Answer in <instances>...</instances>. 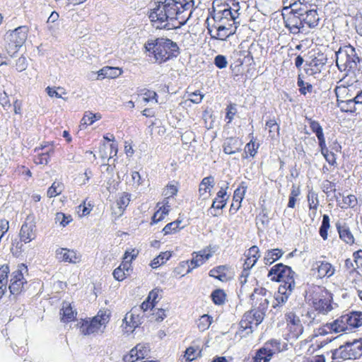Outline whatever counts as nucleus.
Masks as SVG:
<instances>
[{
	"mask_svg": "<svg viewBox=\"0 0 362 362\" xmlns=\"http://www.w3.org/2000/svg\"><path fill=\"white\" fill-rule=\"evenodd\" d=\"M151 9L149 18L152 25L156 29L171 30L180 27L170 23L177 18V16L194 4L193 0H157Z\"/></svg>",
	"mask_w": 362,
	"mask_h": 362,
	"instance_id": "nucleus-1",
	"label": "nucleus"
},
{
	"mask_svg": "<svg viewBox=\"0 0 362 362\" xmlns=\"http://www.w3.org/2000/svg\"><path fill=\"white\" fill-rule=\"evenodd\" d=\"M266 293L265 288H255L250 295V300L254 308L243 315L240 322V327L243 329H250V332H252L253 328L257 327L264 319L269 303V300L265 297Z\"/></svg>",
	"mask_w": 362,
	"mask_h": 362,
	"instance_id": "nucleus-2",
	"label": "nucleus"
},
{
	"mask_svg": "<svg viewBox=\"0 0 362 362\" xmlns=\"http://www.w3.org/2000/svg\"><path fill=\"white\" fill-rule=\"evenodd\" d=\"M144 48L149 52V57L153 56V62L159 64L176 58L180 53L177 44L166 37L148 40Z\"/></svg>",
	"mask_w": 362,
	"mask_h": 362,
	"instance_id": "nucleus-3",
	"label": "nucleus"
},
{
	"mask_svg": "<svg viewBox=\"0 0 362 362\" xmlns=\"http://www.w3.org/2000/svg\"><path fill=\"white\" fill-rule=\"evenodd\" d=\"M359 50L350 45L340 47L335 52L336 64L338 69L342 71L354 74L356 69L361 67V59L358 55Z\"/></svg>",
	"mask_w": 362,
	"mask_h": 362,
	"instance_id": "nucleus-4",
	"label": "nucleus"
},
{
	"mask_svg": "<svg viewBox=\"0 0 362 362\" xmlns=\"http://www.w3.org/2000/svg\"><path fill=\"white\" fill-rule=\"evenodd\" d=\"M332 358L335 362L360 358L362 356V338L345 342L332 351Z\"/></svg>",
	"mask_w": 362,
	"mask_h": 362,
	"instance_id": "nucleus-5",
	"label": "nucleus"
},
{
	"mask_svg": "<svg viewBox=\"0 0 362 362\" xmlns=\"http://www.w3.org/2000/svg\"><path fill=\"white\" fill-rule=\"evenodd\" d=\"M296 273L288 266L282 263L276 264L269 271L268 277L273 281H281L286 288L294 289L296 286L295 276Z\"/></svg>",
	"mask_w": 362,
	"mask_h": 362,
	"instance_id": "nucleus-6",
	"label": "nucleus"
},
{
	"mask_svg": "<svg viewBox=\"0 0 362 362\" xmlns=\"http://www.w3.org/2000/svg\"><path fill=\"white\" fill-rule=\"evenodd\" d=\"M28 28L24 25L19 26L6 33L4 35V40L7 43L6 49L10 56L16 53L18 48L24 44L28 37Z\"/></svg>",
	"mask_w": 362,
	"mask_h": 362,
	"instance_id": "nucleus-7",
	"label": "nucleus"
},
{
	"mask_svg": "<svg viewBox=\"0 0 362 362\" xmlns=\"http://www.w3.org/2000/svg\"><path fill=\"white\" fill-rule=\"evenodd\" d=\"M301 15L298 8L291 9V11L288 14L284 15L285 27L288 30L290 33L298 35L300 33L308 34L309 33V30L303 21Z\"/></svg>",
	"mask_w": 362,
	"mask_h": 362,
	"instance_id": "nucleus-8",
	"label": "nucleus"
},
{
	"mask_svg": "<svg viewBox=\"0 0 362 362\" xmlns=\"http://www.w3.org/2000/svg\"><path fill=\"white\" fill-rule=\"evenodd\" d=\"M110 313L107 310H100L90 321H83L80 325V332L84 335L98 332L101 326L109 322Z\"/></svg>",
	"mask_w": 362,
	"mask_h": 362,
	"instance_id": "nucleus-9",
	"label": "nucleus"
},
{
	"mask_svg": "<svg viewBox=\"0 0 362 362\" xmlns=\"http://www.w3.org/2000/svg\"><path fill=\"white\" fill-rule=\"evenodd\" d=\"M36 221L35 217L33 214L27 216L25 221L23 222L20 232V240L25 243H28L36 238Z\"/></svg>",
	"mask_w": 362,
	"mask_h": 362,
	"instance_id": "nucleus-10",
	"label": "nucleus"
},
{
	"mask_svg": "<svg viewBox=\"0 0 362 362\" xmlns=\"http://www.w3.org/2000/svg\"><path fill=\"white\" fill-rule=\"evenodd\" d=\"M320 295L313 300V305L319 313L326 314L332 309L331 301L332 294L325 288H319Z\"/></svg>",
	"mask_w": 362,
	"mask_h": 362,
	"instance_id": "nucleus-11",
	"label": "nucleus"
},
{
	"mask_svg": "<svg viewBox=\"0 0 362 362\" xmlns=\"http://www.w3.org/2000/svg\"><path fill=\"white\" fill-rule=\"evenodd\" d=\"M214 13L212 17L214 20V23L225 25L227 28H233L235 29V33H236L237 28L240 23L237 21L238 19H232L230 11H221L216 8H214Z\"/></svg>",
	"mask_w": 362,
	"mask_h": 362,
	"instance_id": "nucleus-12",
	"label": "nucleus"
},
{
	"mask_svg": "<svg viewBox=\"0 0 362 362\" xmlns=\"http://www.w3.org/2000/svg\"><path fill=\"white\" fill-rule=\"evenodd\" d=\"M285 318L290 337L293 339L298 338L303 332V327L300 318L293 312L286 313Z\"/></svg>",
	"mask_w": 362,
	"mask_h": 362,
	"instance_id": "nucleus-13",
	"label": "nucleus"
},
{
	"mask_svg": "<svg viewBox=\"0 0 362 362\" xmlns=\"http://www.w3.org/2000/svg\"><path fill=\"white\" fill-rule=\"evenodd\" d=\"M298 11L302 14L303 21L308 29L314 28L318 25L320 18L316 6L311 8H307L303 6V8H298Z\"/></svg>",
	"mask_w": 362,
	"mask_h": 362,
	"instance_id": "nucleus-14",
	"label": "nucleus"
},
{
	"mask_svg": "<svg viewBox=\"0 0 362 362\" xmlns=\"http://www.w3.org/2000/svg\"><path fill=\"white\" fill-rule=\"evenodd\" d=\"M312 270L319 279L329 278L335 273L334 267L327 261H317L313 264Z\"/></svg>",
	"mask_w": 362,
	"mask_h": 362,
	"instance_id": "nucleus-15",
	"label": "nucleus"
},
{
	"mask_svg": "<svg viewBox=\"0 0 362 362\" xmlns=\"http://www.w3.org/2000/svg\"><path fill=\"white\" fill-rule=\"evenodd\" d=\"M214 8L220 9L221 11H230L232 19L239 18L240 5L236 0H218L214 3Z\"/></svg>",
	"mask_w": 362,
	"mask_h": 362,
	"instance_id": "nucleus-16",
	"label": "nucleus"
},
{
	"mask_svg": "<svg viewBox=\"0 0 362 362\" xmlns=\"http://www.w3.org/2000/svg\"><path fill=\"white\" fill-rule=\"evenodd\" d=\"M345 79L346 77H344L340 81L342 83L340 86H337L334 89L337 98V103L349 99L351 94L354 93L353 82L350 83L349 81H346Z\"/></svg>",
	"mask_w": 362,
	"mask_h": 362,
	"instance_id": "nucleus-17",
	"label": "nucleus"
},
{
	"mask_svg": "<svg viewBox=\"0 0 362 362\" xmlns=\"http://www.w3.org/2000/svg\"><path fill=\"white\" fill-rule=\"evenodd\" d=\"M137 313L138 309L134 308L126 314L123 320V322L126 323V332H132L135 328L142 323V317H140Z\"/></svg>",
	"mask_w": 362,
	"mask_h": 362,
	"instance_id": "nucleus-18",
	"label": "nucleus"
},
{
	"mask_svg": "<svg viewBox=\"0 0 362 362\" xmlns=\"http://www.w3.org/2000/svg\"><path fill=\"white\" fill-rule=\"evenodd\" d=\"M56 258L61 261L71 264H76L81 261V257L74 250L67 248H59L56 250Z\"/></svg>",
	"mask_w": 362,
	"mask_h": 362,
	"instance_id": "nucleus-19",
	"label": "nucleus"
},
{
	"mask_svg": "<svg viewBox=\"0 0 362 362\" xmlns=\"http://www.w3.org/2000/svg\"><path fill=\"white\" fill-rule=\"evenodd\" d=\"M212 27H214L216 31V34H212V29L208 27V33L210 34L211 37L215 40H226L228 37L233 35L235 33V29L233 28H227L225 25H217L214 23Z\"/></svg>",
	"mask_w": 362,
	"mask_h": 362,
	"instance_id": "nucleus-20",
	"label": "nucleus"
},
{
	"mask_svg": "<svg viewBox=\"0 0 362 362\" xmlns=\"http://www.w3.org/2000/svg\"><path fill=\"white\" fill-rule=\"evenodd\" d=\"M243 142L236 137H229L225 139L223 144V152L226 154H234L241 151Z\"/></svg>",
	"mask_w": 362,
	"mask_h": 362,
	"instance_id": "nucleus-21",
	"label": "nucleus"
},
{
	"mask_svg": "<svg viewBox=\"0 0 362 362\" xmlns=\"http://www.w3.org/2000/svg\"><path fill=\"white\" fill-rule=\"evenodd\" d=\"M214 178L213 176L204 177L199 184V196L206 199L211 195L210 192L214 186Z\"/></svg>",
	"mask_w": 362,
	"mask_h": 362,
	"instance_id": "nucleus-22",
	"label": "nucleus"
},
{
	"mask_svg": "<svg viewBox=\"0 0 362 362\" xmlns=\"http://www.w3.org/2000/svg\"><path fill=\"white\" fill-rule=\"evenodd\" d=\"M336 228L341 240L349 245L354 243V237L346 223L341 224L338 222L336 223Z\"/></svg>",
	"mask_w": 362,
	"mask_h": 362,
	"instance_id": "nucleus-23",
	"label": "nucleus"
},
{
	"mask_svg": "<svg viewBox=\"0 0 362 362\" xmlns=\"http://www.w3.org/2000/svg\"><path fill=\"white\" fill-rule=\"evenodd\" d=\"M327 62V57L322 53H318L310 62L311 74L320 73Z\"/></svg>",
	"mask_w": 362,
	"mask_h": 362,
	"instance_id": "nucleus-24",
	"label": "nucleus"
},
{
	"mask_svg": "<svg viewBox=\"0 0 362 362\" xmlns=\"http://www.w3.org/2000/svg\"><path fill=\"white\" fill-rule=\"evenodd\" d=\"M293 289L286 288L285 286H280L279 287L278 293L275 294V303L273 304V308H276L281 307L285 303L289 296L291 294Z\"/></svg>",
	"mask_w": 362,
	"mask_h": 362,
	"instance_id": "nucleus-25",
	"label": "nucleus"
},
{
	"mask_svg": "<svg viewBox=\"0 0 362 362\" xmlns=\"http://www.w3.org/2000/svg\"><path fill=\"white\" fill-rule=\"evenodd\" d=\"M122 74L121 69L113 66H105L97 72V80H102L105 78H115Z\"/></svg>",
	"mask_w": 362,
	"mask_h": 362,
	"instance_id": "nucleus-26",
	"label": "nucleus"
},
{
	"mask_svg": "<svg viewBox=\"0 0 362 362\" xmlns=\"http://www.w3.org/2000/svg\"><path fill=\"white\" fill-rule=\"evenodd\" d=\"M194 254L195 256L190 261V265L189 266L187 273H189L192 269L202 265L211 257V254L209 252L206 253L205 250H201Z\"/></svg>",
	"mask_w": 362,
	"mask_h": 362,
	"instance_id": "nucleus-27",
	"label": "nucleus"
},
{
	"mask_svg": "<svg viewBox=\"0 0 362 362\" xmlns=\"http://www.w3.org/2000/svg\"><path fill=\"white\" fill-rule=\"evenodd\" d=\"M327 329L336 333L346 330L347 329V324L344 316L341 320L337 319L332 323L327 324L324 328L321 329L322 331L320 333L322 334L327 332Z\"/></svg>",
	"mask_w": 362,
	"mask_h": 362,
	"instance_id": "nucleus-28",
	"label": "nucleus"
},
{
	"mask_svg": "<svg viewBox=\"0 0 362 362\" xmlns=\"http://www.w3.org/2000/svg\"><path fill=\"white\" fill-rule=\"evenodd\" d=\"M60 314L62 315V320L63 322H71L74 320L76 312L73 310L69 303L64 302Z\"/></svg>",
	"mask_w": 362,
	"mask_h": 362,
	"instance_id": "nucleus-29",
	"label": "nucleus"
},
{
	"mask_svg": "<svg viewBox=\"0 0 362 362\" xmlns=\"http://www.w3.org/2000/svg\"><path fill=\"white\" fill-rule=\"evenodd\" d=\"M283 254L284 252L279 248L267 250L264 257V264L269 265L272 264L276 260L280 259Z\"/></svg>",
	"mask_w": 362,
	"mask_h": 362,
	"instance_id": "nucleus-30",
	"label": "nucleus"
},
{
	"mask_svg": "<svg viewBox=\"0 0 362 362\" xmlns=\"http://www.w3.org/2000/svg\"><path fill=\"white\" fill-rule=\"evenodd\" d=\"M273 355L272 354L270 349H267L264 346L259 349L256 353L255 356L253 357L254 362H269Z\"/></svg>",
	"mask_w": 362,
	"mask_h": 362,
	"instance_id": "nucleus-31",
	"label": "nucleus"
},
{
	"mask_svg": "<svg viewBox=\"0 0 362 362\" xmlns=\"http://www.w3.org/2000/svg\"><path fill=\"white\" fill-rule=\"evenodd\" d=\"M8 273L9 267L8 265H3L0 267V298L3 297L6 291Z\"/></svg>",
	"mask_w": 362,
	"mask_h": 362,
	"instance_id": "nucleus-32",
	"label": "nucleus"
},
{
	"mask_svg": "<svg viewBox=\"0 0 362 362\" xmlns=\"http://www.w3.org/2000/svg\"><path fill=\"white\" fill-rule=\"evenodd\" d=\"M344 318L347 325L353 327H358L362 325V313L354 312L350 315H345Z\"/></svg>",
	"mask_w": 362,
	"mask_h": 362,
	"instance_id": "nucleus-33",
	"label": "nucleus"
},
{
	"mask_svg": "<svg viewBox=\"0 0 362 362\" xmlns=\"http://www.w3.org/2000/svg\"><path fill=\"white\" fill-rule=\"evenodd\" d=\"M245 183L244 182H242L240 186L238 188H237L234 192L233 201L237 203V206L235 209V212H236L240 209L241 206V202L244 198V195L247 189V186L245 185Z\"/></svg>",
	"mask_w": 362,
	"mask_h": 362,
	"instance_id": "nucleus-34",
	"label": "nucleus"
},
{
	"mask_svg": "<svg viewBox=\"0 0 362 362\" xmlns=\"http://www.w3.org/2000/svg\"><path fill=\"white\" fill-rule=\"evenodd\" d=\"M228 269L226 266L221 265L218 266L216 268H214L210 270L209 276L214 277L221 281H226L228 280V276L226 273V271Z\"/></svg>",
	"mask_w": 362,
	"mask_h": 362,
	"instance_id": "nucleus-35",
	"label": "nucleus"
},
{
	"mask_svg": "<svg viewBox=\"0 0 362 362\" xmlns=\"http://www.w3.org/2000/svg\"><path fill=\"white\" fill-rule=\"evenodd\" d=\"M100 118V114H94L90 111H87L84 113V115L81 120L80 126L83 127H86L88 125L93 124L95 121L99 120Z\"/></svg>",
	"mask_w": 362,
	"mask_h": 362,
	"instance_id": "nucleus-36",
	"label": "nucleus"
},
{
	"mask_svg": "<svg viewBox=\"0 0 362 362\" xmlns=\"http://www.w3.org/2000/svg\"><path fill=\"white\" fill-rule=\"evenodd\" d=\"M337 104L341 111L344 112L354 113L359 110L358 108L355 106L356 102L353 103L350 99L337 102Z\"/></svg>",
	"mask_w": 362,
	"mask_h": 362,
	"instance_id": "nucleus-37",
	"label": "nucleus"
},
{
	"mask_svg": "<svg viewBox=\"0 0 362 362\" xmlns=\"http://www.w3.org/2000/svg\"><path fill=\"white\" fill-rule=\"evenodd\" d=\"M182 221L176 220L168 223L163 229L164 235L175 233L178 230L182 229L184 226H181Z\"/></svg>",
	"mask_w": 362,
	"mask_h": 362,
	"instance_id": "nucleus-38",
	"label": "nucleus"
},
{
	"mask_svg": "<svg viewBox=\"0 0 362 362\" xmlns=\"http://www.w3.org/2000/svg\"><path fill=\"white\" fill-rule=\"evenodd\" d=\"M171 254L170 252L166 251L161 252L158 256L154 258L151 263L152 268H157L159 266L163 264L167 260L170 259Z\"/></svg>",
	"mask_w": 362,
	"mask_h": 362,
	"instance_id": "nucleus-39",
	"label": "nucleus"
},
{
	"mask_svg": "<svg viewBox=\"0 0 362 362\" xmlns=\"http://www.w3.org/2000/svg\"><path fill=\"white\" fill-rule=\"evenodd\" d=\"M309 124L311 130L315 134L318 141L325 139L322 127L318 122L310 119Z\"/></svg>",
	"mask_w": 362,
	"mask_h": 362,
	"instance_id": "nucleus-40",
	"label": "nucleus"
},
{
	"mask_svg": "<svg viewBox=\"0 0 362 362\" xmlns=\"http://www.w3.org/2000/svg\"><path fill=\"white\" fill-rule=\"evenodd\" d=\"M329 227H330L329 217L327 214H324L322 216V224H321V226L320 227V230H319V233L324 240L327 239V236H328L327 231H328V229L329 228Z\"/></svg>",
	"mask_w": 362,
	"mask_h": 362,
	"instance_id": "nucleus-41",
	"label": "nucleus"
},
{
	"mask_svg": "<svg viewBox=\"0 0 362 362\" xmlns=\"http://www.w3.org/2000/svg\"><path fill=\"white\" fill-rule=\"evenodd\" d=\"M131 194L127 192H123L117 200V205L119 210V214H122L130 202Z\"/></svg>",
	"mask_w": 362,
	"mask_h": 362,
	"instance_id": "nucleus-42",
	"label": "nucleus"
},
{
	"mask_svg": "<svg viewBox=\"0 0 362 362\" xmlns=\"http://www.w3.org/2000/svg\"><path fill=\"white\" fill-rule=\"evenodd\" d=\"M297 85L299 88V92L303 95L313 92V86L310 83L304 81L300 75L298 78Z\"/></svg>",
	"mask_w": 362,
	"mask_h": 362,
	"instance_id": "nucleus-43",
	"label": "nucleus"
},
{
	"mask_svg": "<svg viewBox=\"0 0 362 362\" xmlns=\"http://www.w3.org/2000/svg\"><path fill=\"white\" fill-rule=\"evenodd\" d=\"M211 299L216 305H223L226 301V295L223 290L216 289L211 293Z\"/></svg>",
	"mask_w": 362,
	"mask_h": 362,
	"instance_id": "nucleus-44",
	"label": "nucleus"
},
{
	"mask_svg": "<svg viewBox=\"0 0 362 362\" xmlns=\"http://www.w3.org/2000/svg\"><path fill=\"white\" fill-rule=\"evenodd\" d=\"M53 153V149L50 147L46 151L35 156L34 161L37 165H47L49 162V156Z\"/></svg>",
	"mask_w": 362,
	"mask_h": 362,
	"instance_id": "nucleus-45",
	"label": "nucleus"
},
{
	"mask_svg": "<svg viewBox=\"0 0 362 362\" xmlns=\"http://www.w3.org/2000/svg\"><path fill=\"white\" fill-rule=\"evenodd\" d=\"M212 322V317L208 315H203L197 322L198 329L204 332L206 330Z\"/></svg>",
	"mask_w": 362,
	"mask_h": 362,
	"instance_id": "nucleus-46",
	"label": "nucleus"
},
{
	"mask_svg": "<svg viewBox=\"0 0 362 362\" xmlns=\"http://www.w3.org/2000/svg\"><path fill=\"white\" fill-rule=\"evenodd\" d=\"M263 346L267 348V350L270 349L272 355L277 352H280L281 350V342L276 339H271L267 341Z\"/></svg>",
	"mask_w": 362,
	"mask_h": 362,
	"instance_id": "nucleus-47",
	"label": "nucleus"
},
{
	"mask_svg": "<svg viewBox=\"0 0 362 362\" xmlns=\"http://www.w3.org/2000/svg\"><path fill=\"white\" fill-rule=\"evenodd\" d=\"M258 145L256 146L255 142L250 141L247 143L245 147V151L243 154V158H247V155L250 154V156L254 157L257 152Z\"/></svg>",
	"mask_w": 362,
	"mask_h": 362,
	"instance_id": "nucleus-48",
	"label": "nucleus"
},
{
	"mask_svg": "<svg viewBox=\"0 0 362 362\" xmlns=\"http://www.w3.org/2000/svg\"><path fill=\"white\" fill-rule=\"evenodd\" d=\"M26 283V281H11V284L9 285V290L11 294L16 295L19 293L23 287V284Z\"/></svg>",
	"mask_w": 362,
	"mask_h": 362,
	"instance_id": "nucleus-49",
	"label": "nucleus"
},
{
	"mask_svg": "<svg viewBox=\"0 0 362 362\" xmlns=\"http://www.w3.org/2000/svg\"><path fill=\"white\" fill-rule=\"evenodd\" d=\"M308 202L310 210L317 211L319 205L318 196L314 192H309L308 194Z\"/></svg>",
	"mask_w": 362,
	"mask_h": 362,
	"instance_id": "nucleus-50",
	"label": "nucleus"
},
{
	"mask_svg": "<svg viewBox=\"0 0 362 362\" xmlns=\"http://www.w3.org/2000/svg\"><path fill=\"white\" fill-rule=\"evenodd\" d=\"M266 127L269 128V132L270 136L274 138L275 136V134L279 135V126L275 121V119H270L266 122Z\"/></svg>",
	"mask_w": 362,
	"mask_h": 362,
	"instance_id": "nucleus-51",
	"label": "nucleus"
},
{
	"mask_svg": "<svg viewBox=\"0 0 362 362\" xmlns=\"http://www.w3.org/2000/svg\"><path fill=\"white\" fill-rule=\"evenodd\" d=\"M310 1L311 0H296L293 3H291L289 7L291 10L294 8L298 9L299 8H303V6L305 7L306 6L307 8H311L315 5L312 4Z\"/></svg>",
	"mask_w": 362,
	"mask_h": 362,
	"instance_id": "nucleus-52",
	"label": "nucleus"
},
{
	"mask_svg": "<svg viewBox=\"0 0 362 362\" xmlns=\"http://www.w3.org/2000/svg\"><path fill=\"white\" fill-rule=\"evenodd\" d=\"M134 351L137 353L139 357L141 359H143L145 357H146L148 355L150 351L149 347L147 345L141 344H137L135 347H134Z\"/></svg>",
	"mask_w": 362,
	"mask_h": 362,
	"instance_id": "nucleus-53",
	"label": "nucleus"
},
{
	"mask_svg": "<svg viewBox=\"0 0 362 362\" xmlns=\"http://www.w3.org/2000/svg\"><path fill=\"white\" fill-rule=\"evenodd\" d=\"M343 204L344 206H341V208H354L357 204V198L354 194H349L346 197H344Z\"/></svg>",
	"mask_w": 362,
	"mask_h": 362,
	"instance_id": "nucleus-54",
	"label": "nucleus"
},
{
	"mask_svg": "<svg viewBox=\"0 0 362 362\" xmlns=\"http://www.w3.org/2000/svg\"><path fill=\"white\" fill-rule=\"evenodd\" d=\"M62 187L59 183L54 182L47 190V196L50 198L54 197L62 193Z\"/></svg>",
	"mask_w": 362,
	"mask_h": 362,
	"instance_id": "nucleus-55",
	"label": "nucleus"
},
{
	"mask_svg": "<svg viewBox=\"0 0 362 362\" xmlns=\"http://www.w3.org/2000/svg\"><path fill=\"white\" fill-rule=\"evenodd\" d=\"M71 218L70 216H66L63 213H57L55 217L56 223H59L62 226L64 227L69 224V223L71 221Z\"/></svg>",
	"mask_w": 362,
	"mask_h": 362,
	"instance_id": "nucleus-56",
	"label": "nucleus"
},
{
	"mask_svg": "<svg viewBox=\"0 0 362 362\" xmlns=\"http://www.w3.org/2000/svg\"><path fill=\"white\" fill-rule=\"evenodd\" d=\"M204 98V94H202L199 90H196L194 92L189 93V100L195 104H199L202 102Z\"/></svg>",
	"mask_w": 362,
	"mask_h": 362,
	"instance_id": "nucleus-57",
	"label": "nucleus"
},
{
	"mask_svg": "<svg viewBox=\"0 0 362 362\" xmlns=\"http://www.w3.org/2000/svg\"><path fill=\"white\" fill-rule=\"evenodd\" d=\"M143 100L145 102V103H148L153 100H155V102L156 103H158V100H157V93L153 91V90H144V93H143Z\"/></svg>",
	"mask_w": 362,
	"mask_h": 362,
	"instance_id": "nucleus-58",
	"label": "nucleus"
},
{
	"mask_svg": "<svg viewBox=\"0 0 362 362\" xmlns=\"http://www.w3.org/2000/svg\"><path fill=\"white\" fill-rule=\"evenodd\" d=\"M119 267L120 269H122L127 276H129L131 275L133 269L132 267V262H130L129 260L124 259Z\"/></svg>",
	"mask_w": 362,
	"mask_h": 362,
	"instance_id": "nucleus-59",
	"label": "nucleus"
},
{
	"mask_svg": "<svg viewBox=\"0 0 362 362\" xmlns=\"http://www.w3.org/2000/svg\"><path fill=\"white\" fill-rule=\"evenodd\" d=\"M177 192V187L175 185H168L163 190V194L169 198L175 195Z\"/></svg>",
	"mask_w": 362,
	"mask_h": 362,
	"instance_id": "nucleus-60",
	"label": "nucleus"
},
{
	"mask_svg": "<svg viewBox=\"0 0 362 362\" xmlns=\"http://www.w3.org/2000/svg\"><path fill=\"white\" fill-rule=\"evenodd\" d=\"M214 64L219 69L226 67L228 64L226 57L221 54L217 55L214 59Z\"/></svg>",
	"mask_w": 362,
	"mask_h": 362,
	"instance_id": "nucleus-61",
	"label": "nucleus"
},
{
	"mask_svg": "<svg viewBox=\"0 0 362 362\" xmlns=\"http://www.w3.org/2000/svg\"><path fill=\"white\" fill-rule=\"evenodd\" d=\"M197 351L193 347H189L186 349L184 357L186 361H192L197 358Z\"/></svg>",
	"mask_w": 362,
	"mask_h": 362,
	"instance_id": "nucleus-62",
	"label": "nucleus"
},
{
	"mask_svg": "<svg viewBox=\"0 0 362 362\" xmlns=\"http://www.w3.org/2000/svg\"><path fill=\"white\" fill-rule=\"evenodd\" d=\"M322 189L325 194H328L329 192H335V184L329 180H325L322 182Z\"/></svg>",
	"mask_w": 362,
	"mask_h": 362,
	"instance_id": "nucleus-63",
	"label": "nucleus"
},
{
	"mask_svg": "<svg viewBox=\"0 0 362 362\" xmlns=\"http://www.w3.org/2000/svg\"><path fill=\"white\" fill-rule=\"evenodd\" d=\"M354 260L355 262L356 268L362 269V250H359L353 254Z\"/></svg>",
	"mask_w": 362,
	"mask_h": 362,
	"instance_id": "nucleus-64",
	"label": "nucleus"
}]
</instances>
